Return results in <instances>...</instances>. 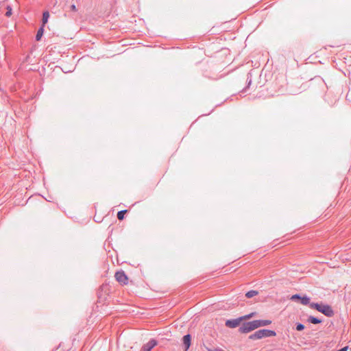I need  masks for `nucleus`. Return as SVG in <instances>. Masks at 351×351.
Here are the masks:
<instances>
[{
  "mask_svg": "<svg viewBox=\"0 0 351 351\" xmlns=\"http://www.w3.org/2000/svg\"><path fill=\"white\" fill-rule=\"evenodd\" d=\"M310 307L313 309H315L317 311L323 313L324 315L330 317L334 315V311L332 307L328 304H324L322 303L311 302Z\"/></svg>",
  "mask_w": 351,
  "mask_h": 351,
  "instance_id": "1",
  "label": "nucleus"
},
{
  "mask_svg": "<svg viewBox=\"0 0 351 351\" xmlns=\"http://www.w3.org/2000/svg\"><path fill=\"white\" fill-rule=\"evenodd\" d=\"M276 335V332L274 330L269 329H261L250 335L248 337V339L250 340H257L266 337H275Z\"/></svg>",
  "mask_w": 351,
  "mask_h": 351,
  "instance_id": "2",
  "label": "nucleus"
},
{
  "mask_svg": "<svg viewBox=\"0 0 351 351\" xmlns=\"http://www.w3.org/2000/svg\"><path fill=\"white\" fill-rule=\"evenodd\" d=\"M257 328L256 321L246 322L242 324L239 328L240 333L246 334Z\"/></svg>",
  "mask_w": 351,
  "mask_h": 351,
  "instance_id": "3",
  "label": "nucleus"
},
{
  "mask_svg": "<svg viewBox=\"0 0 351 351\" xmlns=\"http://www.w3.org/2000/svg\"><path fill=\"white\" fill-rule=\"evenodd\" d=\"M291 300L300 303L303 305H309L311 302H310V298L306 295H301L300 294H294L291 295Z\"/></svg>",
  "mask_w": 351,
  "mask_h": 351,
  "instance_id": "4",
  "label": "nucleus"
},
{
  "mask_svg": "<svg viewBox=\"0 0 351 351\" xmlns=\"http://www.w3.org/2000/svg\"><path fill=\"white\" fill-rule=\"evenodd\" d=\"M115 279L119 283L126 285L128 283V276L123 270L118 271L114 274Z\"/></svg>",
  "mask_w": 351,
  "mask_h": 351,
  "instance_id": "5",
  "label": "nucleus"
},
{
  "mask_svg": "<svg viewBox=\"0 0 351 351\" xmlns=\"http://www.w3.org/2000/svg\"><path fill=\"white\" fill-rule=\"evenodd\" d=\"M242 322L241 317L236 319H228L226 321V326L230 328H235L239 326Z\"/></svg>",
  "mask_w": 351,
  "mask_h": 351,
  "instance_id": "6",
  "label": "nucleus"
},
{
  "mask_svg": "<svg viewBox=\"0 0 351 351\" xmlns=\"http://www.w3.org/2000/svg\"><path fill=\"white\" fill-rule=\"evenodd\" d=\"M157 345V340L151 339L147 343L142 346L141 351H151Z\"/></svg>",
  "mask_w": 351,
  "mask_h": 351,
  "instance_id": "7",
  "label": "nucleus"
},
{
  "mask_svg": "<svg viewBox=\"0 0 351 351\" xmlns=\"http://www.w3.org/2000/svg\"><path fill=\"white\" fill-rule=\"evenodd\" d=\"M42 197H43L40 195L32 196L27 201V204L29 205H34L36 202H38V206L41 208Z\"/></svg>",
  "mask_w": 351,
  "mask_h": 351,
  "instance_id": "8",
  "label": "nucleus"
},
{
  "mask_svg": "<svg viewBox=\"0 0 351 351\" xmlns=\"http://www.w3.org/2000/svg\"><path fill=\"white\" fill-rule=\"evenodd\" d=\"M182 343L184 346V351H188L191 344V335L186 334L182 337Z\"/></svg>",
  "mask_w": 351,
  "mask_h": 351,
  "instance_id": "9",
  "label": "nucleus"
},
{
  "mask_svg": "<svg viewBox=\"0 0 351 351\" xmlns=\"http://www.w3.org/2000/svg\"><path fill=\"white\" fill-rule=\"evenodd\" d=\"M41 21H42V24H41L40 28L38 29L37 34L36 35V40L37 41L40 40L42 38V37L43 36V33H44V12L42 13Z\"/></svg>",
  "mask_w": 351,
  "mask_h": 351,
  "instance_id": "10",
  "label": "nucleus"
},
{
  "mask_svg": "<svg viewBox=\"0 0 351 351\" xmlns=\"http://www.w3.org/2000/svg\"><path fill=\"white\" fill-rule=\"evenodd\" d=\"M256 324L257 328L263 326H266L271 324V320L269 319H256Z\"/></svg>",
  "mask_w": 351,
  "mask_h": 351,
  "instance_id": "11",
  "label": "nucleus"
},
{
  "mask_svg": "<svg viewBox=\"0 0 351 351\" xmlns=\"http://www.w3.org/2000/svg\"><path fill=\"white\" fill-rule=\"evenodd\" d=\"M307 321L308 322L313 324H318L322 322V319L312 315L308 317Z\"/></svg>",
  "mask_w": 351,
  "mask_h": 351,
  "instance_id": "12",
  "label": "nucleus"
},
{
  "mask_svg": "<svg viewBox=\"0 0 351 351\" xmlns=\"http://www.w3.org/2000/svg\"><path fill=\"white\" fill-rule=\"evenodd\" d=\"M128 212L127 210H120L117 213V218L119 220H123L125 218V214Z\"/></svg>",
  "mask_w": 351,
  "mask_h": 351,
  "instance_id": "13",
  "label": "nucleus"
},
{
  "mask_svg": "<svg viewBox=\"0 0 351 351\" xmlns=\"http://www.w3.org/2000/svg\"><path fill=\"white\" fill-rule=\"evenodd\" d=\"M258 294V291H254V290H250V291H248L246 293H245V296L247 298H251L255 295H256Z\"/></svg>",
  "mask_w": 351,
  "mask_h": 351,
  "instance_id": "14",
  "label": "nucleus"
},
{
  "mask_svg": "<svg viewBox=\"0 0 351 351\" xmlns=\"http://www.w3.org/2000/svg\"><path fill=\"white\" fill-rule=\"evenodd\" d=\"M255 314H256L255 312H252V313L247 314L245 315L241 316V318L242 319V322L244 321V320H247V319H251L252 317H253L255 315Z\"/></svg>",
  "mask_w": 351,
  "mask_h": 351,
  "instance_id": "15",
  "label": "nucleus"
},
{
  "mask_svg": "<svg viewBox=\"0 0 351 351\" xmlns=\"http://www.w3.org/2000/svg\"><path fill=\"white\" fill-rule=\"evenodd\" d=\"M305 326L302 323H296L295 324V330L298 331H302L304 329Z\"/></svg>",
  "mask_w": 351,
  "mask_h": 351,
  "instance_id": "16",
  "label": "nucleus"
},
{
  "mask_svg": "<svg viewBox=\"0 0 351 351\" xmlns=\"http://www.w3.org/2000/svg\"><path fill=\"white\" fill-rule=\"evenodd\" d=\"M6 10H7V11L5 12V16L8 17H10L12 14V8L10 5H8L6 7Z\"/></svg>",
  "mask_w": 351,
  "mask_h": 351,
  "instance_id": "17",
  "label": "nucleus"
},
{
  "mask_svg": "<svg viewBox=\"0 0 351 351\" xmlns=\"http://www.w3.org/2000/svg\"><path fill=\"white\" fill-rule=\"evenodd\" d=\"M49 17V12L47 10H45V24L47 23L48 21V19Z\"/></svg>",
  "mask_w": 351,
  "mask_h": 351,
  "instance_id": "18",
  "label": "nucleus"
},
{
  "mask_svg": "<svg viewBox=\"0 0 351 351\" xmlns=\"http://www.w3.org/2000/svg\"><path fill=\"white\" fill-rule=\"evenodd\" d=\"M247 87H248L252 83V78H251V75L250 74H247Z\"/></svg>",
  "mask_w": 351,
  "mask_h": 351,
  "instance_id": "19",
  "label": "nucleus"
},
{
  "mask_svg": "<svg viewBox=\"0 0 351 351\" xmlns=\"http://www.w3.org/2000/svg\"><path fill=\"white\" fill-rule=\"evenodd\" d=\"M349 349V346H344L343 348L339 349V350H337L336 351H348Z\"/></svg>",
  "mask_w": 351,
  "mask_h": 351,
  "instance_id": "20",
  "label": "nucleus"
},
{
  "mask_svg": "<svg viewBox=\"0 0 351 351\" xmlns=\"http://www.w3.org/2000/svg\"><path fill=\"white\" fill-rule=\"evenodd\" d=\"M71 10H73V11H76V6H75L74 4H73V5L71 6Z\"/></svg>",
  "mask_w": 351,
  "mask_h": 351,
  "instance_id": "21",
  "label": "nucleus"
},
{
  "mask_svg": "<svg viewBox=\"0 0 351 351\" xmlns=\"http://www.w3.org/2000/svg\"><path fill=\"white\" fill-rule=\"evenodd\" d=\"M208 351H224L221 349H215V350H208Z\"/></svg>",
  "mask_w": 351,
  "mask_h": 351,
  "instance_id": "22",
  "label": "nucleus"
}]
</instances>
